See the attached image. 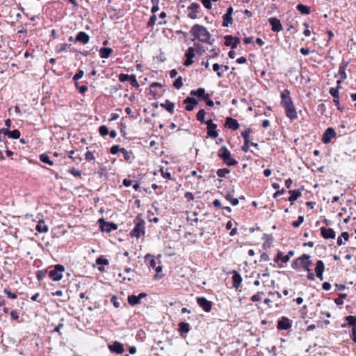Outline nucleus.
Listing matches in <instances>:
<instances>
[{
    "label": "nucleus",
    "mask_w": 356,
    "mask_h": 356,
    "mask_svg": "<svg viewBox=\"0 0 356 356\" xmlns=\"http://www.w3.org/2000/svg\"><path fill=\"white\" fill-rule=\"evenodd\" d=\"M191 35L197 40L207 42L210 38V34L207 29L200 24L194 25L191 30Z\"/></svg>",
    "instance_id": "1"
},
{
    "label": "nucleus",
    "mask_w": 356,
    "mask_h": 356,
    "mask_svg": "<svg viewBox=\"0 0 356 356\" xmlns=\"http://www.w3.org/2000/svg\"><path fill=\"white\" fill-rule=\"evenodd\" d=\"M134 227L130 232V236L137 238L143 236L145 232V222L141 214H138L134 220Z\"/></svg>",
    "instance_id": "2"
},
{
    "label": "nucleus",
    "mask_w": 356,
    "mask_h": 356,
    "mask_svg": "<svg viewBox=\"0 0 356 356\" xmlns=\"http://www.w3.org/2000/svg\"><path fill=\"white\" fill-rule=\"evenodd\" d=\"M309 256L307 254H303L302 257H298L296 260H295L291 266L293 268L298 269L300 268H302L305 270L309 268L310 265L312 264L311 261L309 260Z\"/></svg>",
    "instance_id": "3"
},
{
    "label": "nucleus",
    "mask_w": 356,
    "mask_h": 356,
    "mask_svg": "<svg viewBox=\"0 0 356 356\" xmlns=\"http://www.w3.org/2000/svg\"><path fill=\"white\" fill-rule=\"evenodd\" d=\"M65 271V267L61 264H56L54 268L49 272V277L53 281H60L63 278V273Z\"/></svg>",
    "instance_id": "4"
},
{
    "label": "nucleus",
    "mask_w": 356,
    "mask_h": 356,
    "mask_svg": "<svg viewBox=\"0 0 356 356\" xmlns=\"http://www.w3.org/2000/svg\"><path fill=\"white\" fill-rule=\"evenodd\" d=\"M98 223L101 230L106 233H110L118 229L117 224L113 222H107L104 218H99L98 220Z\"/></svg>",
    "instance_id": "5"
},
{
    "label": "nucleus",
    "mask_w": 356,
    "mask_h": 356,
    "mask_svg": "<svg viewBox=\"0 0 356 356\" xmlns=\"http://www.w3.org/2000/svg\"><path fill=\"white\" fill-rule=\"evenodd\" d=\"M198 305L204 309V312H209L212 307V302L204 297H197L196 298Z\"/></svg>",
    "instance_id": "6"
},
{
    "label": "nucleus",
    "mask_w": 356,
    "mask_h": 356,
    "mask_svg": "<svg viewBox=\"0 0 356 356\" xmlns=\"http://www.w3.org/2000/svg\"><path fill=\"white\" fill-rule=\"evenodd\" d=\"M200 8V6L197 3H192L187 8L188 17L193 19L197 18Z\"/></svg>",
    "instance_id": "7"
},
{
    "label": "nucleus",
    "mask_w": 356,
    "mask_h": 356,
    "mask_svg": "<svg viewBox=\"0 0 356 356\" xmlns=\"http://www.w3.org/2000/svg\"><path fill=\"white\" fill-rule=\"evenodd\" d=\"M237 163L236 159L232 156L231 152L227 148L224 147V164L233 166Z\"/></svg>",
    "instance_id": "8"
},
{
    "label": "nucleus",
    "mask_w": 356,
    "mask_h": 356,
    "mask_svg": "<svg viewBox=\"0 0 356 356\" xmlns=\"http://www.w3.org/2000/svg\"><path fill=\"white\" fill-rule=\"evenodd\" d=\"M108 349L111 353L115 354H122L124 351V345L118 341H115L113 343L108 345Z\"/></svg>",
    "instance_id": "9"
},
{
    "label": "nucleus",
    "mask_w": 356,
    "mask_h": 356,
    "mask_svg": "<svg viewBox=\"0 0 356 356\" xmlns=\"http://www.w3.org/2000/svg\"><path fill=\"white\" fill-rule=\"evenodd\" d=\"M336 136V131L333 128H327L322 137V141L325 144H327L331 141V139Z\"/></svg>",
    "instance_id": "10"
},
{
    "label": "nucleus",
    "mask_w": 356,
    "mask_h": 356,
    "mask_svg": "<svg viewBox=\"0 0 356 356\" xmlns=\"http://www.w3.org/2000/svg\"><path fill=\"white\" fill-rule=\"evenodd\" d=\"M292 326V321L286 317H282L281 319L278 321L277 328L279 330H289Z\"/></svg>",
    "instance_id": "11"
},
{
    "label": "nucleus",
    "mask_w": 356,
    "mask_h": 356,
    "mask_svg": "<svg viewBox=\"0 0 356 356\" xmlns=\"http://www.w3.org/2000/svg\"><path fill=\"white\" fill-rule=\"evenodd\" d=\"M184 104H186V110L191 111L198 104V102L193 97H188L184 100Z\"/></svg>",
    "instance_id": "12"
},
{
    "label": "nucleus",
    "mask_w": 356,
    "mask_h": 356,
    "mask_svg": "<svg viewBox=\"0 0 356 356\" xmlns=\"http://www.w3.org/2000/svg\"><path fill=\"white\" fill-rule=\"evenodd\" d=\"M284 108L286 111V116L289 118H290L291 120H294L297 118V113L293 102L287 106H284Z\"/></svg>",
    "instance_id": "13"
},
{
    "label": "nucleus",
    "mask_w": 356,
    "mask_h": 356,
    "mask_svg": "<svg viewBox=\"0 0 356 356\" xmlns=\"http://www.w3.org/2000/svg\"><path fill=\"white\" fill-rule=\"evenodd\" d=\"M270 24L272 26V31L274 32H279L282 29L280 20L276 17H270L268 19Z\"/></svg>",
    "instance_id": "14"
},
{
    "label": "nucleus",
    "mask_w": 356,
    "mask_h": 356,
    "mask_svg": "<svg viewBox=\"0 0 356 356\" xmlns=\"http://www.w3.org/2000/svg\"><path fill=\"white\" fill-rule=\"evenodd\" d=\"M324 268H325V266H324L323 262L321 260L317 261L316 264V268H315V272H316V277L320 280H323V274L324 272Z\"/></svg>",
    "instance_id": "15"
},
{
    "label": "nucleus",
    "mask_w": 356,
    "mask_h": 356,
    "mask_svg": "<svg viewBox=\"0 0 356 356\" xmlns=\"http://www.w3.org/2000/svg\"><path fill=\"white\" fill-rule=\"evenodd\" d=\"M89 40V35L84 31L79 32L75 38V42H79L83 44L88 43Z\"/></svg>",
    "instance_id": "16"
},
{
    "label": "nucleus",
    "mask_w": 356,
    "mask_h": 356,
    "mask_svg": "<svg viewBox=\"0 0 356 356\" xmlns=\"http://www.w3.org/2000/svg\"><path fill=\"white\" fill-rule=\"evenodd\" d=\"M224 44L227 46H230L232 49L236 48L237 44L239 42V39L238 38H233L231 35H226L224 37Z\"/></svg>",
    "instance_id": "17"
},
{
    "label": "nucleus",
    "mask_w": 356,
    "mask_h": 356,
    "mask_svg": "<svg viewBox=\"0 0 356 356\" xmlns=\"http://www.w3.org/2000/svg\"><path fill=\"white\" fill-rule=\"evenodd\" d=\"M224 126L232 130H236L239 127V124L236 120L233 119L232 118H227Z\"/></svg>",
    "instance_id": "18"
},
{
    "label": "nucleus",
    "mask_w": 356,
    "mask_h": 356,
    "mask_svg": "<svg viewBox=\"0 0 356 356\" xmlns=\"http://www.w3.org/2000/svg\"><path fill=\"white\" fill-rule=\"evenodd\" d=\"M282 102L281 104L283 106H287L292 103L291 98L290 97V92L287 90L283 91L281 95Z\"/></svg>",
    "instance_id": "19"
},
{
    "label": "nucleus",
    "mask_w": 356,
    "mask_h": 356,
    "mask_svg": "<svg viewBox=\"0 0 356 356\" xmlns=\"http://www.w3.org/2000/svg\"><path fill=\"white\" fill-rule=\"evenodd\" d=\"M321 232L325 238H334L335 237V232L332 228L322 227Z\"/></svg>",
    "instance_id": "20"
},
{
    "label": "nucleus",
    "mask_w": 356,
    "mask_h": 356,
    "mask_svg": "<svg viewBox=\"0 0 356 356\" xmlns=\"http://www.w3.org/2000/svg\"><path fill=\"white\" fill-rule=\"evenodd\" d=\"M179 332L181 337H184L190 331V325L186 322H180L178 325Z\"/></svg>",
    "instance_id": "21"
},
{
    "label": "nucleus",
    "mask_w": 356,
    "mask_h": 356,
    "mask_svg": "<svg viewBox=\"0 0 356 356\" xmlns=\"http://www.w3.org/2000/svg\"><path fill=\"white\" fill-rule=\"evenodd\" d=\"M191 95L197 97L198 99H203L207 95L205 93V90L202 88H199L197 90H193L190 92Z\"/></svg>",
    "instance_id": "22"
},
{
    "label": "nucleus",
    "mask_w": 356,
    "mask_h": 356,
    "mask_svg": "<svg viewBox=\"0 0 356 356\" xmlns=\"http://www.w3.org/2000/svg\"><path fill=\"white\" fill-rule=\"evenodd\" d=\"M113 51L111 48L106 47H102V48H100V49L99 51V56L102 58H109L111 54L113 53Z\"/></svg>",
    "instance_id": "23"
},
{
    "label": "nucleus",
    "mask_w": 356,
    "mask_h": 356,
    "mask_svg": "<svg viewBox=\"0 0 356 356\" xmlns=\"http://www.w3.org/2000/svg\"><path fill=\"white\" fill-rule=\"evenodd\" d=\"M242 281L241 276L239 273H238L236 271H233V275H232V284L233 286L235 288H238L241 285Z\"/></svg>",
    "instance_id": "24"
},
{
    "label": "nucleus",
    "mask_w": 356,
    "mask_h": 356,
    "mask_svg": "<svg viewBox=\"0 0 356 356\" xmlns=\"http://www.w3.org/2000/svg\"><path fill=\"white\" fill-rule=\"evenodd\" d=\"M207 135L212 138H216L218 137V132L217 131L216 124H211L207 127Z\"/></svg>",
    "instance_id": "25"
},
{
    "label": "nucleus",
    "mask_w": 356,
    "mask_h": 356,
    "mask_svg": "<svg viewBox=\"0 0 356 356\" xmlns=\"http://www.w3.org/2000/svg\"><path fill=\"white\" fill-rule=\"evenodd\" d=\"M40 161L44 163H46L50 166L54 165V163L52 160H51L49 155L46 153L41 154L39 156Z\"/></svg>",
    "instance_id": "26"
},
{
    "label": "nucleus",
    "mask_w": 356,
    "mask_h": 356,
    "mask_svg": "<svg viewBox=\"0 0 356 356\" xmlns=\"http://www.w3.org/2000/svg\"><path fill=\"white\" fill-rule=\"evenodd\" d=\"M161 106L165 108L167 111H168L170 113H174L175 104L172 102H170L168 99H167L165 103L161 104Z\"/></svg>",
    "instance_id": "27"
},
{
    "label": "nucleus",
    "mask_w": 356,
    "mask_h": 356,
    "mask_svg": "<svg viewBox=\"0 0 356 356\" xmlns=\"http://www.w3.org/2000/svg\"><path fill=\"white\" fill-rule=\"evenodd\" d=\"M35 229L40 233H44L48 231V227L43 220L39 221L36 225Z\"/></svg>",
    "instance_id": "28"
},
{
    "label": "nucleus",
    "mask_w": 356,
    "mask_h": 356,
    "mask_svg": "<svg viewBox=\"0 0 356 356\" xmlns=\"http://www.w3.org/2000/svg\"><path fill=\"white\" fill-rule=\"evenodd\" d=\"M7 132V136L9 138H13V139H18L20 137V131L17 129H14L13 131H10L8 129Z\"/></svg>",
    "instance_id": "29"
},
{
    "label": "nucleus",
    "mask_w": 356,
    "mask_h": 356,
    "mask_svg": "<svg viewBox=\"0 0 356 356\" xmlns=\"http://www.w3.org/2000/svg\"><path fill=\"white\" fill-rule=\"evenodd\" d=\"M349 238V234L348 232H343L337 238V244L341 245L344 244V241H347Z\"/></svg>",
    "instance_id": "30"
},
{
    "label": "nucleus",
    "mask_w": 356,
    "mask_h": 356,
    "mask_svg": "<svg viewBox=\"0 0 356 356\" xmlns=\"http://www.w3.org/2000/svg\"><path fill=\"white\" fill-rule=\"evenodd\" d=\"M128 302L130 305L134 306L140 304V300H139L137 296L131 295L128 296Z\"/></svg>",
    "instance_id": "31"
},
{
    "label": "nucleus",
    "mask_w": 356,
    "mask_h": 356,
    "mask_svg": "<svg viewBox=\"0 0 356 356\" xmlns=\"http://www.w3.org/2000/svg\"><path fill=\"white\" fill-rule=\"evenodd\" d=\"M289 193L291 196L289 197V200L291 202L296 200L301 195V192L299 190L290 191Z\"/></svg>",
    "instance_id": "32"
},
{
    "label": "nucleus",
    "mask_w": 356,
    "mask_h": 356,
    "mask_svg": "<svg viewBox=\"0 0 356 356\" xmlns=\"http://www.w3.org/2000/svg\"><path fill=\"white\" fill-rule=\"evenodd\" d=\"M226 228L227 229H231V232L229 233L230 236H234L236 234L237 229L236 226L234 227V223L232 221H229L226 224Z\"/></svg>",
    "instance_id": "33"
},
{
    "label": "nucleus",
    "mask_w": 356,
    "mask_h": 356,
    "mask_svg": "<svg viewBox=\"0 0 356 356\" xmlns=\"http://www.w3.org/2000/svg\"><path fill=\"white\" fill-rule=\"evenodd\" d=\"M297 9L300 13L304 15H307L310 13L309 7L302 4H298L297 6Z\"/></svg>",
    "instance_id": "34"
},
{
    "label": "nucleus",
    "mask_w": 356,
    "mask_h": 356,
    "mask_svg": "<svg viewBox=\"0 0 356 356\" xmlns=\"http://www.w3.org/2000/svg\"><path fill=\"white\" fill-rule=\"evenodd\" d=\"M205 115L206 111L204 109H200L196 115L197 120H198L201 124L205 122Z\"/></svg>",
    "instance_id": "35"
},
{
    "label": "nucleus",
    "mask_w": 356,
    "mask_h": 356,
    "mask_svg": "<svg viewBox=\"0 0 356 356\" xmlns=\"http://www.w3.org/2000/svg\"><path fill=\"white\" fill-rule=\"evenodd\" d=\"M225 198L229 201L233 206H236L238 204V200L234 197L231 193L227 194Z\"/></svg>",
    "instance_id": "36"
},
{
    "label": "nucleus",
    "mask_w": 356,
    "mask_h": 356,
    "mask_svg": "<svg viewBox=\"0 0 356 356\" xmlns=\"http://www.w3.org/2000/svg\"><path fill=\"white\" fill-rule=\"evenodd\" d=\"M252 132V130L250 129H248L245 130V131L242 132L241 136L244 139V142L246 145H248L250 143V138H249V134Z\"/></svg>",
    "instance_id": "37"
},
{
    "label": "nucleus",
    "mask_w": 356,
    "mask_h": 356,
    "mask_svg": "<svg viewBox=\"0 0 356 356\" xmlns=\"http://www.w3.org/2000/svg\"><path fill=\"white\" fill-rule=\"evenodd\" d=\"M150 259L149 263V266L154 268H156V260L155 259L149 254H147L145 257V261H148V259Z\"/></svg>",
    "instance_id": "38"
},
{
    "label": "nucleus",
    "mask_w": 356,
    "mask_h": 356,
    "mask_svg": "<svg viewBox=\"0 0 356 356\" xmlns=\"http://www.w3.org/2000/svg\"><path fill=\"white\" fill-rule=\"evenodd\" d=\"M346 320L350 326L355 327V326H356V316H348L346 318Z\"/></svg>",
    "instance_id": "39"
},
{
    "label": "nucleus",
    "mask_w": 356,
    "mask_h": 356,
    "mask_svg": "<svg viewBox=\"0 0 356 356\" xmlns=\"http://www.w3.org/2000/svg\"><path fill=\"white\" fill-rule=\"evenodd\" d=\"M47 270H38L36 272V277L39 281H42L47 275Z\"/></svg>",
    "instance_id": "40"
},
{
    "label": "nucleus",
    "mask_w": 356,
    "mask_h": 356,
    "mask_svg": "<svg viewBox=\"0 0 356 356\" xmlns=\"http://www.w3.org/2000/svg\"><path fill=\"white\" fill-rule=\"evenodd\" d=\"M96 264L99 266H107L108 265V260L102 257H99L96 259Z\"/></svg>",
    "instance_id": "41"
},
{
    "label": "nucleus",
    "mask_w": 356,
    "mask_h": 356,
    "mask_svg": "<svg viewBox=\"0 0 356 356\" xmlns=\"http://www.w3.org/2000/svg\"><path fill=\"white\" fill-rule=\"evenodd\" d=\"M183 86V79L181 76L177 77L175 81L173 82V86L179 89Z\"/></svg>",
    "instance_id": "42"
},
{
    "label": "nucleus",
    "mask_w": 356,
    "mask_h": 356,
    "mask_svg": "<svg viewBox=\"0 0 356 356\" xmlns=\"http://www.w3.org/2000/svg\"><path fill=\"white\" fill-rule=\"evenodd\" d=\"M232 15L230 14H225L224 15V26H228L229 24H232Z\"/></svg>",
    "instance_id": "43"
},
{
    "label": "nucleus",
    "mask_w": 356,
    "mask_h": 356,
    "mask_svg": "<svg viewBox=\"0 0 356 356\" xmlns=\"http://www.w3.org/2000/svg\"><path fill=\"white\" fill-rule=\"evenodd\" d=\"M277 259L280 260L283 263H286L289 261V256L284 255L282 252H278L277 255Z\"/></svg>",
    "instance_id": "44"
},
{
    "label": "nucleus",
    "mask_w": 356,
    "mask_h": 356,
    "mask_svg": "<svg viewBox=\"0 0 356 356\" xmlns=\"http://www.w3.org/2000/svg\"><path fill=\"white\" fill-rule=\"evenodd\" d=\"M185 56L187 58H193L195 56V49L193 47H190L185 53Z\"/></svg>",
    "instance_id": "45"
},
{
    "label": "nucleus",
    "mask_w": 356,
    "mask_h": 356,
    "mask_svg": "<svg viewBox=\"0 0 356 356\" xmlns=\"http://www.w3.org/2000/svg\"><path fill=\"white\" fill-rule=\"evenodd\" d=\"M75 87L79 90L81 94H84L86 91H88V87L86 85L79 86L78 82H75Z\"/></svg>",
    "instance_id": "46"
},
{
    "label": "nucleus",
    "mask_w": 356,
    "mask_h": 356,
    "mask_svg": "<svg viewBox=\"0 0 356 356\" xmlns=\"http://www.w3.org/2000/svg\"><path fill=\"white\" fill-rule=\"evenodd\" d=\"M84 75V71L79 69L76 72V73L73 76V80L77 82L78 80L81 79Z\"/></svg>",
    "instance_id": "47"
},
{
    "label": "nucleus",
    "mask_w": 356,
    "mask_h": 356,
    "mask_svg": "<svg viewBox=\"0 0 356 356\" xmlns=\"http://www.w3.org/2000/svg\"><path fill=\"white\" fill-rule=\"evenodd\" d=\"M129 81L130 82L131 85L133 87L138 88L139 84L137 81L136 76L134 74H131L130 79H129Z\"/></svg>",
    "instance_id": "48"
},
{
    "label": "nucleus",
    "mask_w": 356,
    "mask_h": 356,
    "mask_svg": "<svg viewBox=\"0 0 356 356\" xmlns=\"http://www.w3.org/2000/svg\"><path fill=\"white\" fill-rule=\"evenodd\" d=\"M122 148L118 145H113L110 149V153L111 154H116L118 152H121Z\"/></svg>",
    "instance_id": "49"
},
{
    "label": "nucleus",
    "mask_w": 356,
    "mask_h": 356,
    "mask_svg": "<svg viewBox=\"0 0 356 356\" xmlns=\"http://www.w3.org/2000/svg\"><path fill=\"white\" fill-rule=\"evenodd\" d=\"M99 132L102 136H106L108 134V127L105 125L100 126L99 128Z\"/></svg>",
    "instance_id": "50"
},
{
    "label": "nucleus",
    "mask_w": 356,
    "mask_h": 356,
    "mask_svg": "<svg viewBox=\"0 0 356 356\" xmlns=\"http://www.w3.org/2000/svg\"><path fill=\"white\" fill-rule=\"evenodd\" d=\"M130 76H131V75L121 73V74H119L118 79H119V81L120 82L123 83V82H125V81H129V79H130Z\"/></svg>",
    "instance_id": "51"
},
{
    "label": "nucleus",
    "mask_w": 356,
    "mask_h": 356,
    "mask_svg": "<svg viewBox=\"0 0 356 356\" xmlns=\"http://www.w3.org/2000/svg\"><path fill=\"white\" fill-rule=\"evenodd\" d=\"M121 152L123 154L124 160L129 161L131 159L130 154L132 153V152H128L126 149L122 148Z\"/></svg>",
    "instance_id": "52"
},
{
    "label": "nucleus",
    "mask_w": 356,
    "mask_h": 356,
    "mask_svg": "<svg viewBox=\"0 0 356 356\" xmlns=\"http://www.w3.org/2000/svg\"><path fill=\"white\" fill-rule=\"evenodd\" d=\"M156 16L155 15H152L150 17V18H149V21L147 22V27H149V28L153 27V26L156 23Z\"/></svg>",
    "instance_id": "53"
},
{
    "label": "nucleus",
    "mask_w": 356,
    "mask_h": 356,
    "mask_svg": "<svg viewBox=\"0 0 356 356\" xmlns=\"http://www.w3.org/2000/svg\"><path fill=\"white\" fill-rule=\"evenodd\" d=\"M4 293L6 294L7 297L10 299H15L17 298V296L15 293H12L10 290L5 289L3 290Z\"/></svg>",
    "instance_id": "54"
},
{
    "label": "nucleus",
    "mask_w": 356,
    "mask_h": 356,
    "mask_svg": "<svg viewBox=\"0 0 356 356\" xmlns=\"http://www.w3.org/2000/svg\"><path fill=\"white\" fill-rule=\"evenodd\" d=\"M69 172L76 177H80L81 176V172L77 169L72 168L69 170Z\"/></svg>",
    "instance_id": "55"
},
{
    "label": "nucleus",
    "mask_w": 356,
    "mask_h": 356,
    "mask_svg": "<svg viewBox=\"0 0 356 356\" xmlns=\"http://www.w3.org/2000/svg\"><path fill=\"white\" fill-rule=\"evenodd\" d=\"M330 94L334 98L339 97V91L337 88H331L330 89Z\"/></svg>",
    "instance_id": "56"
},
{
    "label": "nucleus",
    "mask_w": 356,
    "mask_h": 356,
    "mask_svg": "<svg viewBox=\"0 0 356 356\" xmlns=\"http://www.w3.org/2000/svg\"><path fill=\"white\" fill-rule=\"evenodd\" d=\"M203 100L205 102L206 104L208 106H213L214 105V102H213V100L210 99L209 95L208 94L204 97Z\"/></svg>",
    "instance_id": "57"
},
{
    "label": "nucleus",
    "mask_w": 356,
    "mask_h": 356,
    "mask_svg": "<svg viewBox=\"0 0 356 356\" xmlns=\"http://www.w3.org/2000/svg\"><path fill=\"white\" fill-rule=\"evenodd\" d=\"M304 221V217L300 216L298 218V220L293 221L292 225L295 227H298L300 225V224Z\"/></svg>",
    "instance_id": "58"
},
{
    "label": "nucleus",
    "mask_w": 356,
    "mask_h": 356,
    "mask_svg": "<svg viewBox=\"0 0 356 356\" xmlns=\"http://www.w3.org/2000/svg\"><path fill=\"white\" fill-rule=\"evenodd\" d=\"M201 2L202 5L207 8V9H211L212 7V3L211 0H201Z\"/></svg>",
    "instance_id": "59"
},
{
    "label": "nucleus",
    "mask_w": 356,
    "mask_h": 356,
    "mask_svg": "<svg viewBox=\"0 0 356 356\" xmlns=\"http://www.w3.org/2000/svg\"><path fill=\"white\" fill-rule=\"evenodd\" d=\"M346 297V294H340L339 297L337 299H335L334 302L337 305H342L343 304V299Z\"/></svg>",
    "instance_id": "60"
},
{
    "label": "nucleus",
    "mask_w": 356,
    "mask_h": 356,
    "mask_svg": "<svg viewBox=\"0 0 356 356\" xmlns=\"http://www.w3.org/2000/svg\"><path fill=\"white\" fill-rule=\"evenodd\" d=\"M220 68V65L219 64L215 63V64L213 65V71L217 72L218 76L220 77V76H222V72H218Z\"/></svg>",
    "instance_id": "61"
},
{
    "label": "nucleus",
    "mask_w": 356,
    "mask_h": 356,
    "mask_svg": "<svg viewBox=\"0 0 356 356\" xmlns=\"http://www.w3.org/2000/svg\"><path fill=\"white\" fill-rule=\"evenodd\" d=\"M111 302L113 303V305H114V307L115 308H118L120 307V302H118V298L116 296H113L111 299Z\"/></svg>",
    "instance_id": "62"
},
{
    "label": "nucleus",
    "mask_w": 356,
    "mask_h": 356,
    "mask_svg": "<svg viewBox=\"0 0 356 356\" xmlns=\"http://www.w3.org/2000/svg\"><path fill=\"white\" fill-rule=\"evenodd\" d=\"M85 158L87 161H92L95 159L94 157V155L92 154V152H90V151H88L86 154H85Z\"/></svg>",
    "instance_id": "63"
},
{
    "label": "nucleus",
    "mask_w": 356,
    "mask_h": 356,
    "mask_svg": "<svg viewBox=\"0 0 356 356\" xmlns=\"http://www.w3.org/2000/svg\"><path fill=\"white\" fill-rule=\"evenodd\" d=\"M184 197L188 200V201H192L194 200V195L193 194L191 193V192H186L185 194H184Z\"/></svg>",
    "instance_id": "64"
}]
</instances>
